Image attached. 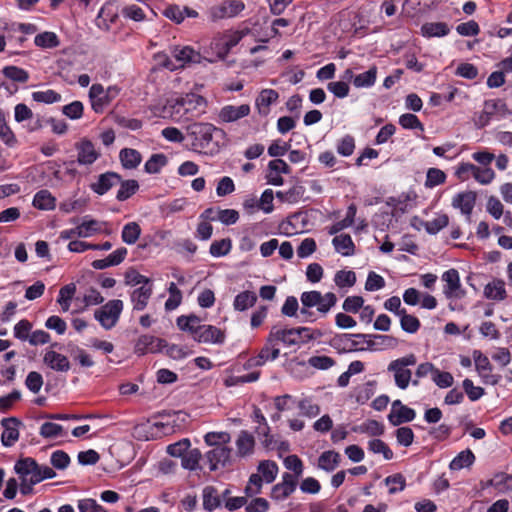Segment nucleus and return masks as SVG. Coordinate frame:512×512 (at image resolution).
Returning a JSON list of instances; mask_svg holds the SVG:
<instances>
[{"mask_svg":"<svg viewBox=\"0 0 512 512\" xmlns=\"http://www.w3.org/2000/svg\"><path fill=\"white\" fill-rule=\"evenodd\" d=\"M473 360L476 370L484 384L492 386L499 384L502 377L499 374L491 373L492 365L487 356H485L480 350H474Z\"/></svg>","mask_w":512,"mask_h":512,"instance_id":"8","label":"nucleus"},{"mask_svg":"<svg viewBox=\"0 0 512 512\" xmlns=\"http://www.w3.org/2000/svg\"><path fill=\"white\" fill-rule=\"evenodd\" d=\"M3 75L13 82L26 83L29 80V73L20 67L9 65L2 70Z\"/></svg>","mask_w":512,"mask_h":512,"instance_id":"52","label":"nucleus"},{"mask_svg":"<svg viewBox=\"0 0 512 512\" xmlns=\"http://www.w3.org/2000/svg\"><path fill=\"white\" fill-rule=\"evenodd\" d=\"M378 69L375 65L371 66L367 71L357 74L354 80V86L356 88H370L372 87L377 79Z\"/></svg>","mask_w":512,"mask_h":512,"instance_id":"43","label":"nucleus"},{"mask_svg":"<svg viewBox=\"0 0 512 512\" xmlns=\"http://www.w3.org/2000/svg\"><path fill=\"white\" fill-rule=\"evenodd\" d=\"M232 449L225 446H217L205 453L210 471H216L231 464Z\"/></svg>","mask_w":512,"mask_h":512,"instance_id":"10","label":"nucleus"},{"mask_svg":"<svg viewBox=\"0 0 512 512\" xmlns=\"http://www.w3.org/2000/svg\"><path fill=\"white\" fill-rule=\"evenodd\" d=\"M257 301V295L253 291H243L237 294L233 301V307L236 311H246L253 307Z\"/></svg>","mask_w":512,"mask_h":512,"instance_id":"38","label":"nucleus"},{"mask_svg":"<svg viewBox=\"0 0 512 512\" xmlns=\"http://www.w3.org/2000/svg\"><path fill=\"white\" fill-rule=\"evenodd\" d=\"M235 445L237 449L236 454L238 457H249L254 453L255 438L250 432L246 430H241L235 441Z\"/></svg>","mask_w":512,"mask_h":512,"instance_id":"24","label":"nucleus"},{"mask_svg":"<svg viewBox=\"0 0 512 512\" xmlns=\"http://www.w3.org/2000/svg\"><path fill=\"white\" fill-rule=\"evenodd\" d=\"M99 231L96 220L83 221L80 225L72 229H66L60 232V239L68 240L73 237H89Z\"/></svg>","mask_w":512,"mask_h":512,"instance_id":"19","label":"nucleus"},{"mask_svg":"<svg viewBox=\"0 0 512 512\" xmlns=\"http://www.w3.org/2000/svg\"><path fill=\"white\" fill-rule=\"evenodd\" d=\"M296 403L301 412V415L305 417L314 418L320 414V406L313 403L311 398L305 397Z\"/></svg>","mask_w":512,"mask_h":512,"instance_id":"56","label":"nucleus"},{"mask_svg":"<svg viewBox=\"0 0 512 512\" xmlns=\"http://www.w3.org/2000/svg\"><path fill=\"white\" fill-rule=\"evenodd\" d=\"M207 102L204 97L189 93L177 98L170 105V115L177 122H189L205 113Z\"/></svg>","mask_w":512,"mask_h":512,"instance_id":"3","label":"nucleus"},{"mask_svg":"<svg viewBox=\"0 0 512 512\" xmlns=\"http://www.w3.org/2000/svg\"><path fill=\"white\" fill-rule=\"evenodd\" d=\"M495 172L491 167L476 166L473 178L481 185H488L495 179Z\"/></svg>","mask_w":512,"mask_h":512,"instance_id":"63","label":"nucleus"},{"mask_svg":"<svg viewBox=\"0 0 512 512\" xmlns=\"http://www.w3.org/2000/svg\"><path fill=\"white\" fill-rule=\"evenodd\" d=\"M484 296L487 299L502 301L507 297L505 283L502 279H494L484 287Z\"/></svg>","mask_w":512,"mask_h":512,"instance_id":"33","label":"nucleus"},{"mask_svg":"<svg viewBox=\"0 0 512 512\" xmlns=\"http://www.w3.org/2000/svg\"><path fill=\"white\" fill-rule=\"evenodd\" d=\"M127 253L128 250L125 247H120L109 254L106 258L94 260L91 263V266L96 270H103L108 267L117 266L125 260Z\"/></svg>","mask_w":512,"mask_h":512,"instance_id":"28","label":"nucleus"},{"mask_svg":"<svg viewBox=\"0 0 512 512\" xmlns=\"http://www.w3.org/2000/svg\"><path fill=\"white\" fill-rule=\"evenodd\" d=\"M297 485L298 481L294 479V476H291L289 472H284L281 481L272 487L270 497L275 501H283L295 492Z\"/></svg>","mask_w":512,"mask_h":512,"instance_id":"11","label":"nucleus"},{"mask_svg":"<svg viewBox=\"0 0 512 512\" xmlns=\"http://www.w3.org/2000/svg\"><path fill=\"white\" fill-rule=\"evenodd\" d=\"M232 249V240L230 238H223L215 240L211 243L209 253L211 256L219 258L226 256Z\"/></svg>","mask_w":512,"mask_h":512,"instance_id":"47","label":"nucleus"},{"mask_svg":"<svg viewBox=\"0 0 512 512\" xmlns=\"http://www.w3.org/2000/svg\"><path fill=\"white\" fill-rule=\"evenodd\" d=\"M141 232V227L137 222H128L122 228L121 239L127 245H133L139 239Z\"/></svg>","mask_w":512,"mask_h":512,"instance_id":"44","label":"nucleus"},{"mask_svg":"<svg viewBox=\"0 0 512 512\" xmlns=\"http://www.w3.org/2000/svg\"><path fill=\"white\" fill-rule=\"evenodd\" d=\"M168 159L163 153L153 154L145 163L144 170L148 174H157L166 166Z\"/></svg>","mask_w":512,"mask_h":512,"instance_id":"45","label":"nucleus"},{"mask_svg":"<svg viewBox=\"0 0 512 512\" xmlns=\"http://www.w3.org/2000/svg\"><path fill=\"white\" fill-rule=\"evenodd\" d=\"M32 99L39 103L53 104L61 101V94L52 89L35 91L32 93Z\"/></svg>","mask_w":512,"mask_h":512,"instance_id":"60","label":"nucleus"},{"mask_svg":"<svg viewBox=\"0 0 512 512\" xmlns=\"http://www.w3.org/2000/svg\"><path fill=\"white\" fill-rule=\"evenodd\" d=\"M20 425L21 421L16 417H8L1 420V426L3 428L1 443L4 447H12L18 441Z\"/></svg>","mask_w":512,"mask_h":512,"instance_id":"13","label":"nucleus"},{"mask_svg":"<svg viewBox=\"0 0 512 512\" xmlns=\"http://www.w3.org/2000/svg\"><path fill=\"white\" fill-rule=\"evenodd\" d=\"M352 338H361L363 341H365V338H367V334L357 333V334H350V333H344L334 336L330 340V346L338 351V353H349V352H355V344L352 342Z\"/></svg>","mask_w":512,"mask_h":512,"instance_id":"20","label":"nucleus"},{"mask_svg":"<svg viewBox=\"0 0 512 512\" xmlns=\"http://www.w3.org/2000/svg\"><path fill=\"white\" fill-rule=\"evenodd\" d=\"M124 303L120 299L109 300L106 304L94 311V318L105 330L114 328L121 316Z\"/></svg>","mask_w":512,"mask_h":512,"instance_id":"5","label":"nucleus"},{"mask_svg":"<svg viewBox=\"0 0 512 512\" xmlns=\"http://www.w3.org/2000/svg\"><path fill=\"white\" fill-rule=\"evenodd\" d=\"M119 158L125 169H135L142 161L140 152L132 148H123L119 153Z\"/></svg>","mask_w":512,"mask_h":512,"instance_id":"40","label":"nucleus"},{"mask_svg":"<svg viewBox=\"0 0 512 512\" xmlns=\"http://www.w3.org/2000/svg\"><path fill=\"white\" fill-rule=\"evenodd\" d=\"M283 464L287 470L293 472L291 473V476H294V479L298 481L304 472V464L302 460L299 458V456L295 454L288 455L283 460Z\"/></svg>","mask_w":512,"mask_h":512,"instance_id":"49","label":"nucleus"},{"mask_svg":"<svg viewBox=\"0 0 512 512\" xmlns=\"http://www.w3.org/2000/svg\"><path fill=\"white\" fill-rule=\"evenodd\" d=\"M475 461V455L470 449H466L458 453L450 462L449 468L458 471L466 467H470Z\"/></svg>","mask_w":512,"mask_h":512,"instance_id":"42","label":"nucleus"},{"mask_svg":"<svg viewBox=\"0 0 512 512\" xmlns=\"http://www.w3.org/2000/svg\"><path fill=\"white\" fill-rule=\"evenodd\" d=\"M415 417V410L405 405L398 408L397 411H391L388 420L393 426H399L402 423L413 421Z\"/></svg>","mask_w":512,"mask_h":512,"instance_id":"36","label":"nucleus"},{"mask_svg":"<svg viewBox=\"0 0 512 512\" xmlns=\"http://www.w3.org/2000/svg\"><path fill=\"white\" fill-rule=\"evenodd\" d=\"M491 485L499 493H508L512 491V475L501 473L494 476Z\"/></svg>","mask_w":512,"mask_h":512,"instance_id":"58","label":"nucleus"},{"mask_svg":"<svg viewBox=\"0 0 512 512\" xmlns=\"http://www.w3.org/2000/svg\"><path fill=\"white\" fill-rule=\"evenodd\" d=\"M425 38L444 37L450 33V27L445 22H426L420 28Z\"/></svg>","mask_w":512,"mask_h":512,"instance_id":"32","label":"nucleus"},{"mask_svg":"<svg viewBox=\"0 0 512 512\" xmlns=\"http://www.w3.org/2000/svg\"><path fill=\"white\" fill-rule=\"evenodd\" d=\"M119 93L120 88L117 86H109L105 90L102 84H93L89 89V100L93 111L98 114L103 113L105 108Z\"/></svg>","mask_w":512,"mask_h":512,"instance_id":"7","label":"nucleus"},{"mask_svg":"<svg viewBox=\"0 0 512 512\" xmlns=\"http://www.w3.org/2000/svg\"><path fill=\"white\" fill-rule=\"evenodd\" d=\"M258 474L264 479L266 483H272L279 472V467L275 461L262 460L257 466Z\"/></svg>","mask_w":512,"mask_h":512,"instance_id":"41","label":"nucleus"},{"mask_svg":"<svg viewBox=\"0 0 512 512\" xmlns=\"http://www.w3.org/2000/svg\"><path fill=\"white\" fill-rule=\"evenodd\" d=\"M356 431L366 433L369 436H381L384 433V425L377 420H367L362 423Z\"/></svg>","mask_w":512,"mask_h":512,"instance_id":"62","label":"nucleus"},{"mask_svg":"<svg viewBox=\"0 0 512 512\" xmlns=\"http://www.w3.org/2000/svg\"><path fill=\"white\" fill-rule=\"evenodd\" d=\"M152 292V285H142L141 287L134 289L130 295V299L133 304V310H144L148 304Z\"/></svg>","mask_w":512,"mask_h":512,"instance_id":"30","label":"nucleus"},{"mask_svg":"<svg viewBox=\"0 0 512 512\" xmlns=\"http://www.w3.org/2000/svg\"><path fill=\"white\" fill-rule=\"evenodd\" d=\"M201 458L202 454L199 449H191L181 458V466L189 471L198 470L200 469L199 462Z\"/></svg>","mask_w":512,"mask_h":512,"instance_id":"46","label":"nucleus"},{"mask_svg":"<svg viewBox=\"0 0 512 512\" xmlns=\"http://www.w3.org/2000/svg\"><path fill=\"white\" fill-rule=\"evenodd\" d=\"M416 362V356L411 353L389 363L387 371L393 374L395 385L399 389L405 390L408 388L412 378V371L408 367L414 366Z\"/></svg>","mask_w":512,"mask_h":512,"instance_id":"4","label":"nucleus"},{"mask_svg":"<svg viewBox=\"0 0 512 512\" xmlns=\"http://www.w3.org/2000/svg\"><path fill=\"white\" fill-rule=\"evenodd\" d=\"M301 332H307L305 329L281 328L273 326L269 333L270 342H282L286 346L301 344Z\"/></svg>","mask_w":512,"mask_h":512,"instance_id":"9","label":"nucleus"},{"mask_svg":"<svg viewBox=\"0 0 512 512\" xmlns=\"http://www.w3.org/2000/svg\"><path fill=\"white\" fill-rule=\"evenodd\" d=\"M43 362L50 369L57 372H68L71 368L69 359L56 351L49 350L43 357Z\"/></svg>","mask_w":512,"mask_h":512,"instance_id":"26","label":"nucleus"},{"mask_svg":"<svg viewBox=\"0 0 512 512\" xmlns=\"http://www.w3.org/2000/svg\"><path fill=\"white\" fill-rule=\"evenodd\" d=\"M176 324L181 331L189 333L192 339L196 341L199 327L202 326L200 317L194 314L181 315L176 319Z\"/></svg>","mask_w":512,"mask_h":512,"instance_id":"29","label":"nucleus"},{"mask_svg":"<svg viewBox=\"0 0 512 512\" xmlns=\"http://www.w3.org/2000/svg\"><path fill=\"white\" fill-rule=\"evenodd\" d=\"M249 33V29L226 33L216 39L214 45L218 48V55L225 57Z\"/></svg>","mask_w":512,"mask_h":512,"instance_id":"15","label":"nucleus"},{"mask_svg":"<svg viewBox=\"0 0 512 512\" xmlns=\"http://www.w3.org/2000/svg\"><path fill=\"white\" fill-rule=\"evenodd\" d=\"M80 512H107V510L97 503L95 499H80L77 505Z\"/></svg>","mask_w":512,"mask_h":512,"instance_id":"64","label":"nucleus"},{"mask_svg":"<svg viewBox=\"0 0 512 512\" xmlns=\"http://www.w3.org/2000/svg\"><path fill=\"white\" fill-rule=\"evenodd\" d=\"M119 182H121V176L119 174L115 172H106L99 175L97 181L92 183L90 188L94 193L104 195Z\"/></svg>","mask_w":512,"mask_h":512,"instance_id":"22","label":"nucleus"},{"mask_svg":"<svg viewBox=\"0 0 512 512\" xmlns=\"http://www.w3.org/2000/svg\"><path fill=\"white\" fill-rule=\"evenodd\" d=\"M221 504L216 488L207 486L203 490V508L207 511H213Z\"/></svg>","mask_w":512,"mask_h":512,"instance_id":"48","label":"nucleus"},{"mask_svg":"<svg viewBox=\"0 0 512 512\" xmlns=\"http://www.w3.org/2000/svg\"><path fill=\"white\" fill-rule=\"evenodd\" d=\"M250 106L242 104L240 106L225 105L219 111V119L222 122L230 123L244 118L250 114Z\"/></svg>","mask_w":512,"mask_h":512,"instance_id":"23","label":"nucleus"},{"mask_svg":"<svg viewBox=\"0 0 512 512\" xmlns=\"http://www.w3.org/2000/svg\"><path fill=\"white\" fill-rule=\"evenodd\" d=\"M442 280L446 283L443 292L448 299H459L464 296V291L461 290L460 276L456 269L445 271Z\"/></svg>","mask_w":512,"mask_h":512,"instance_id":"14","label":"nucleus"},{"mask_svg":"<svg viewBox=\"0 0 512 512\" xmlns=\"http://www.w3.org/2000/svg\"><path fill=\"white\" fill-rule=\"evenodd\" d=\"M245 7V3L242 0H223L212 5L207 10V16L211 22L235 18L245 10Z\"/></svg>","mask_w":512,"mask_h":512,"instance_id":"6","label":"nucleus"},{"mask_svg":"<svg viewBox=\"0 0 512 512\" xmlns=\"http://www.w3.org/2000/svg\"><path fill=\"white\" fill-rule=\"evenodd\" d=\"M199 329L196 342L215 345H222L225 342V332L220 328L209 324H202Z\"/></svg>","mask_w":512,"mask_h":512,"instance_id":"16","label":"nucleus"},{"mask_svg":"<svg viewBox=\"0 0 512 512\" xmlns=\"http://www.w3.org/2000/svg\"><path fill=\"white\" fill-rule=\"evenodd\" d=\"M334 282L340 289L350 288L356 283V274L352 270H339L334 275Z\"/></svg>","mask_w":512,"mask_h":512,"instance_id":"51","label":"nucleus"},{"mask_svg":"<svg viewBox=\"0 0 512 512\" xmlns=\"http://www.w3.org/2000/svg\"><path fill=\"white\" fill-rule=\"evenodd\" d=\"M76 292V286L73 283L63 286L57 298V302L60 304L63 312H66L70 308V302Z\"/></svg>","mask_w":512,"mask_h":512,"instance_id":"54","label":"nucleus"},{"mask_svg":"<svg viewBox=\"0 0 512 512\" xmlns=\"http://www.w3.org/2000/svg\"><path fill=\"white\" fill-rule=\"evenodd\" d=\"M204 441L208 446H225L231 441V435L228 432H208L204 436Z\"/></svg>","mask_w":512,"mask_h":512,"instance_id":"53","label":"nucleus"},{"mask_svg":"<svg viewBox=\"0 0 512 512\" xmlns=\"http://www.w3.org/2000/svg\"><path fill=\"white\" fill-rule=\"evenodd\" d=\"M259 227L254 224L248 228L239 240V250L241 252H250L256 247V238L260 237Z\"/></svg>","mask_w":512,"mask_h":512,"instance_id":"34","label":"nucleus"},{"mask_svg":"<svg viewBox=\"0 0 512 512\" xmlns=\"http://www.w3.org/2000/svg\"><path fill=\"white\" fill-rule=\"evenodd\" d=\"M341 462V455L334 450H327L318 457L317 467L327 473L333 472Z\"/></svg>","mask_w":512,"mask_h":512,"instance_id":"31","label":"nucleus"},{"mask_svg":"<svg viewBox=\"0 0 512 512\" xmlns=\"http://www.w3.org/2000/svg\"><path fill=\"white\" fill-rule=\"evenodd\" d=\"M335 250L343 256H352L355 253V245L349 234H340L332 240Z\"/></svg>","mask_w":512,"mask_h":512,"instance_id":"35","label":"nucleus"},{"mask_svg":"<svg viewBox=\"0 0 512 512\" xmlns=\"http://www.w3.org/2000/svg\"><path fill=\"white\" fill-rule=\"evenodd\" d=\"M77 161L81 165H91L100 156L94 144L88 139H82L76 144Z\"/></svg>","mask_w":512,"mask_h":512,"instance_id":"21","label":"nucleus"},{"mask_svg":"<svg viewBox=\"0 0 512 512\" xmlns=\"http://www.w3.org/2000/svg\"><path fill=\"white\" fill-rule=\"evenodd\" d=\"M32 204L40 210H53L56 206V198L50 191L42 189L34 195Z\"/></svg>","mask_w":512,"mask_h":512,"instance_id":"37","label":"nucleus"},{"mask_svg":"<svg viewBox=\"0 0 512 512\" xmlns=\"http://www.w3.org/2000/svg\"><path fill=\"white\" fill-rule=\"evenodd\" d=\"M14 471L20 479L39 483V464L31 457L19 459L14 465Z\"/></svg>","mask_w":512,"mask_h":512,"instance_id":"12","label":"nucleus"},{"mask_svg":"<svg viewBox=\"0 0 512 512\" xmlns=\"http://www.w3.org/2000/svg\"><path fill=\"white\" fill-rule=\"evenodd\" d=\"M0 139L9 147H14L17 143L15 134L6 123L5 117L2 113H0Z\"/></svg>","mask_w":512,"mask_h":512,"instance_id":"61","label":"nucleus"},{"mask_svg":"<svg viewBox=\"0 0 512 512\" xmlns=\"http://www.w3.org/2000/svg\"><path fill=\"white\" fill-rule=\"evenodd\" d=\"M279 94L274 89H263L255 100V106L261 116H267L270 113V106L277 102Z\"/></svg>","mask_w":512,"mask_h":512,"instance_id":"27","label":"nucleus"},{"mask_svg":"<svg viewBox=\"0 0 512 512\" xmlns=\"http://www.w3.org/2000/svg\"><path fill=\"white\" fill-rule=\"evenodd\" d=\"M476 197L477 196L474 191L457 193L452 199V207L459 209L463 215L470 219L476 204Z\"/></svg>","mask_w":512,"mask_h":512,"instance_id":"17","label":"nucleus"},{"mask_svg":"<svg viewBox=\"0 0 512 512\" xmlns=\"http://www.w3.org/2000/svg\"><path fill=\"white\" fill-rule=\"evenodd\" d=\"M449 224V217L447 214H440L432 220L423 223L426 232L430 235L437 234L440 230Z\"/></svg>","mask_w":512,"mask_h":512,"instance_id":"55","label":"nucleus"},{"mask_svg":"<svg viewBox=\"0 0 512 512\" xmlns=\"http://www.w3.org/2000/svg\"><path fill=\"white\" fill-rule=\"evenodd\" d=\"M117 20L118 13L114 9V6L112 4H106L100 9L95 19V25L102 31L107 32L110 31L112 24Z\"/></svg>","mask_w":512,"mask_h":512,"instance_id":"25","label":"nucleus"},{"mask_svg":"<svg viewBox=\"0 0 512 512\" xmlns=\"http://www.w3.org/2000/svg\"><path fill=\"white\" fill-rule=\"evenodd\" d=\"M120 188L117 192L116 199L118 201H125L133 196L139 189V184L136 180L130 179L119 182Z\"/></svg>","mask_w":512,"mask_h":512,"instance_id":"50","label":"nucleus"},{"mask_svg":"<svg viewBox=\"0 0 512 512\" xmlns=\"http://www.w3.org/2000/svg\"><path fill=\"white\" fill-rule=\"evenodd\" d=\"M34 43L41 48H55L59 45V39L54 32H43L35 36Z\"/></svg>","mask_w":512,"mask_h":512,"instance_id":"59","label":"nucleus"},{"mask_svg":"<svg viewBox=\"0 0 512 512\" xmlns=\"http://www.w3.org/2000/svg\"><path fill=\"white\" fill-rule=\"evenodd\" d=\"M176 60L184 63H198L200 62L201 55L190 46H177L172 51Z\"/></svg>","mask_w":512,"mask_h":512,"instance_id":"39","label":"nucleus"},{"mask_svg":"<svg viewBox=\"0 0 512 512\" xmlns=\"http://www.w3.org/2000/svg\"><path fill=\"white\" fill-rule=\"evenodd\" d=\"M301 309L300 314L304 317L305 322H313L316 320L314 312L311 308L317 307L320 315L325 316L336 305L337 296L333 292H327L322 295L320 291H305L300 296Z\"/></svg>","mask_w":512,"mask_h":512,"instance_id":"2","label":"nucleus"},{"mask_svg":"<svg viewBox=\"0 0 512 512\" xmlns=\"http://www.w3.org/2000/svg\"><path fill=\"white\" fill-rule=\"evenodd\" d=\"M368 450L374 454H382L385 460H391L394 456L393 451L381 439H373L368 442Z\"/></svg>","mask_w":512,"mask_h":512,"instance_id":"57","label":"nucleus"},{"mask_svg":"<svg viewBox=\"0 0 512 512\" xmlns=\"http://www.w3.org/2000/svg\"><path fill=\"white\" fill-rule=\"evenodd\" d=\"M165 340L151 335H142L135 344V353L145 355L147 353H157L165 346Z\"/></svg>","mask_w":512,"mask_h":512,"instance_id":"18","label":"nucleus"},{"mask_svg":"<svg viewBox=\"0 0 512 512\" xmlns=\"http://www.w3.org/2000/svg\"><path fill=\"white\" fill-rule=\"evenodd\" d=\"M186 137L191 141L193 151L208 154L213 153L217 148V144L213 141L215 132H222L212 123L208 122H191L186 127Z\"/></svg>","mask_w":512,"mask_h":512,"instance_id":"1","label":"nucleus"}]
</instances>
